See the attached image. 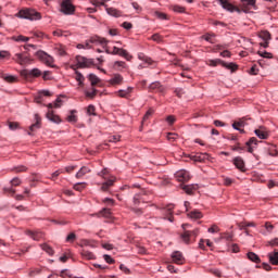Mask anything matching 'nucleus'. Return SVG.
<instances>
[{
  "mask_svg": "<svg viewBox=\"0 0 278 278\" xmlns=\"http://www.w3.org/2000/svg\"><path fill=\"white\" fill-rule=\"evenodd\" d=\"M16 16L18 18H27L28 21H40L42 18L40 13L34 9H22Z\"/></svg>",
  "mask_w": 278,
  "mask_h": 278,
  "instance_id": "f257e3e1",
  "label": "nucleus"
},
{
  "mask_svg": "<svg viewBox=\"0 0 278 278\" xmlns=\"http://www.w3.org/2000/svg\"><path fill=\"white\" fill-rule=\"evenodd\" d=\"M181 227L185 231L181 233L180 238L186 244H190L192 238H197V236H199V229H194L192 231L186 230V227H190L189 224H182Z\"/></svg>",
  "mask_w": 278,
  "mask_h": 278,
  "instance_id": "f03ea898",
  "label": "nucleus"
},
{
  "mask_svg": "<svg viewBox=\"0 0 278 278\" xmlns=\"http://www.w3.org/2000/svg\"><path fill=\"white\" fill-rule=\"evenodd\" d=\"M60 12L66 16L75 14V7L73 5V2H71V0H63L60 4Z\"/></svg>",
  "mask_w": 278,
  "mask_h": 278,
  "instance_id": "7ed1b4c3",
  "label": "nucleus"
},
{
  "mask_svg": "<svg viewBox=\"0 0 278 278\" xmlns=\"http://www.w3.org/2000/svg\"><path fill=\"white\" fill-rule=\"evenodd\" d=\"M76 64L78 68H90V66H94V60L78 55L76 56Z\"/></svg>",
  "mask_w": 278,
  "mask_h": 278,
  "instance_id": "20e7f679",
  "label": "nucleus"
},
{
  "mask_svg": "<svg viewBox=\"0 0 278 278\" xmlns=\"http://www.w3.org/2000/svg\"><path fill=\"white\" fill-rule=\"evenodd\" d=\"M13 60L21 66H27V64H31V58L25 55L24 53H16Z\"/></svg>",
  "mask_w": 278,
  "mask_h": 278,
  "instance_id": "39448f33",
  "label": "nucleus"
},
{
  "mask_svg": "<svg viewBox=\"0 0 278 278\" xmlns=\"http://www.w3.org/2000/svg\"><path fill=\"white\" fill-rule=\"evenodd\" d=\"M21 77H23L24 79H29V77H40V75H42V72H40V70L38 68H33V70H23L20 73Z\"/></svg>",
  "mask_w": 278,
  "mask_h": 278,
  "instance_id": "423d86ee",
  "label": "nucleus"
},
{
  "mask_svg": "<svg viewBox=\"0 0 278 278\" xmlns=\"http://www.w3.org/2000/svg\"><path fill=\"white\" fill-rule=\"evenodd\" d=\"M91 45H102L103 47H105V45H108V39L105 38H101V37H91L89 41H87L85 43V49H92Z\"/></svg>",
  "mask_w": 278,
  "mask_h": 278,
  "instance_id": "0eeeda50",
  "label": "nucleus"
},
{
  "mask_svg": "<svg viewBox=\"0 0 278 278\" xmlns=\"http://www.w3.org/2000/svg\"><path fill=\"white\" fill-rule=\"evenodd\" d=\"M150 92H160V94H164L166 92V87L162 85L160 81H154L149 86Z\"/></svg>",
  "mask_w": 278,
  "mask_h": 278,
  "instance_id": "6e6552de",
  "label": "nucleus"
},
{
  "mask_svg": "<svg viewBox=\"0 0 278 278\" xmlns=\"http://www.w3.org/2000/svg\"><path fill=\"white\" fill-rule=\"evenodd\" d=\"M255 136L260 138V140H268V137L270 134L268 132V129L264 126H260L257 129L254 130Z\"/></svg>",
  "mask_w": 278,
  "mask_h": 278,
  "instance_id": "1a4fd4ad",
  "label": "nucleus"
},
{
  "mask_svg": "<svg viewBox=\"0 0 278 278\" xmlns=\"http://www.w3.org/2000/svg\"><path fill=\"white\" fill-rule=\"evenodd\" d=\"M37 58L41 60V62H45L48 66H51L53 64V56L47 54L45 51H38L37 52Z\"/></svg>",
  "mask_w": 278,
  "mask_h": 278,
  "instance_id": "9d476101",
  "label": "nucleus"
},
{
  "mask_svg": "<svg viewBox=\"0 0 278 278\" xmlns=\"http://www.w3.org/2000/svg\"><path fill=\"white\" fill-rule=\"evenodd\" d=\"M147 201V190L142 189L139 193L134 197L135 205H140V203H146Z\"/></svg>",
  "mask_w": 278,
  "mask_h": 278,
  "instance_id": "9b49d317",
  "label": "nucleus"
},
{
  "mask_svg": "<svg viewBox=\"0 0 278 278\" xmlns=\"http://www.w3.org/2000/svg\"><path fill=\"white\" fill-rule=\"evenodd\" d=\"M247 126V118L242 117L239 121H236L232 123V127L237 130L240 131V134H244L243 127Z\"/></svg>",
  "mask_w": 278,
  "mask_h": 278,
  "instance_id": "f8f14e48",
  "label": "nucleus"
},
{
  "mask_svg": "<svg viewBox=\"0 0 278 278\" xmlns=\"http://www.w3.org/2000/svg\"><path fill=\"white\" fill-rule=\"evenodd\" d=\"M176 179H178V181H190V172L186 169L177 172Z\"/></svg>",
  "mask_w": 278,
  "mask_h": 278,
  "instance_id": "ddd939ff",
  "label": "nucleus"
},
{
  "mask_svg": "<svg viewBox=\"0 0 278 278\" xmlns=\"http://www.w3.org/2000/svg\"><path fill=\"white\" fill-rule=\"evenodd\" d=\"M218 3L224 8V10H227L228 12H240L233 4H231L227 0H218Z\"/></svg>",
  "mask_w": 278,
  "mask_h": 278,
  "instance_id": "4468645a",
  "label": "nucleus"
},
{
  "mask_svg": "<svg viewBox=\"0 0 278 278\" xmlns=\"http://www.w3.org/2000/svg\"><path fill=\"white\" fill-rule=\"evenodd\" d=\"M172 260L174 264L181 265L186 262V258H184V254L179 251H176L172 254Z\"/></svg>",
  "mask_w": 278,
  "mask_h": 278,
  "instance_id": "2eb2a0df",
  "label": "nucleus"
},
{
  "mask_svg": "<svg viewBox=\"0 0 278 278\" xmlns=\"http://www.w3.org/2000/svg\"><path fill=\"white\" fill-rule=\"evenodd\" d=\"M189 157L193 162H205V160H210V154L207 153L190 154Z\"/></svg>",
  "mask_w": 278,
  "mask_h": 278,
  "instance_id": "dca6fc26",
  "label": "nucleus"
},
{
  "mask_svg": "<svg viewBox=\"0 0 278 278\" xmlns=\"http://www.w3.org/2000/svg\"><path fill=\"white\" fill-rule=\"evenodd\" d=\"M124 78L121 74H114L113 77L109 80L111 86H121L123 85Z\"/></svg>",
  "mask_w": 278,
  "mask_h": 278,
  "instance_id": "f3484780",
  "label": "nucleus"
},
{
  "mask_svg": "<svg viewBox=\"0 0 278 278\" xmlns=\"http://www.w3.org/2000/svg\"><path fill=\"white\" fill-rule=\"evenodd\" d=\"M173 210H175L174 204H168L165 207L166 215L164 218H165V220H169V223H173L175 220V217H173Z\"/></svg>",
  "mask_w": 278,
  "mask_h": 278,
  "instance_id": "a211bd4d",
  "label": "nucleus"
},
{
  "mask_svg": "<svg viewBox=\"0 0 278 278\" xmlns=\"http://www.w3.org/2000/svg\"><path fill=\"white\" fill-rule=\"evenodd\" d=\"M131 92H134V87H128L127 89H119L117 94L122 99H129V97H131Z\"/></svg>",
  "mask_w": 278,
  "mask_h": 278,
  "instance_id": "6ab92c4d",
  "label": "nucleus"
},
{
  "mask_svg": "<svg viewBox=\"0 0 278 278\" xmlns=\"http://www.w3.org/2000/svg\"><path fill=\"white\" fill-rule=\"evenodd\" d=\"M115 181H116L115 177H111L110 179H108L105 182L102 184L101 191L108 192V190H110V188H112V186H114Z\"/></svg>",
  "mask_w": 278,
  "mask_h": 278,
  "instance_id": "aec40b11",
  "label": "nucleus"
},
{
  "mask_svg": "<svg viewBox=\"0 0 278 278\" xmlns=\"http://www.w3.org/2000/svg\"><path fill=\"white\" fill-rule=\"evenodd\" d=\"M247 147H248V153H253V144L255 146V147H257V144H260V140H257V138H255V137H252V138H250L249 139V141H247Z\"/></svg>",
  "mask_w": 278,
  "mask_h": 278,
  "instance_id": "412c9836",
  "label": "nucleus"
},
{
  "mask_svg": "<svg viewBox=\"0 0 278 278\" xmlns=\"http://www.w3.org/2000/svg\"><path fill=\"white\" fill-rule=\"evenodd\" d=\"M233 164L236 166V168H238L239 170H241L242 173H244L245 168H244V160H242V157L237 156L233 159Z\"/></svg>",
  "mask_w": 278,
  "mask_h": 278,
  "instance_id": "4be33fe9",
  "label": "nucleus"
},
{
  "mask_svg": "<svg viewBox=\"0 0 278 278\" xmlns=\"http://www.w3.org/2000/svg\"><path fill=\"white\" fill-rule=\"evenodd\" d=\"M0 77L4 79L8 84H16L18 81V78L16 76L8 75V74H0Z\"/></svg>",
  "mask_w": 278,
  "mask_h": 278,
  "instance_id": "5701e85b",
  "label": "nucleus"
},
{
  "mask_svg": "<svg viewBox=\"0 0 278 278\" xmlns=\"http://www.w3.org/2000/svg\"><path fill=\"white\" fill-rule=\"evenodd\" d=\"M268 260L270 262V264H273V266H278V252H270L268 254Z\"/></svg>",
  "mask_w": 278,
  "mask_h": 278,
  "instance_id": "b1692460",
  "label": "nucleus"
},
{
  "mask_svg": "<svg viewBox=\"0 0 278 278\" xmlns=\"http://www.w3.org/2000/svg\"><path fill=\"white\" fill-rule=\"evenodd\" d=\"M47 119L51 121V123H61L60 116L55 115L53 111H48Z\"/></svg>",
  "mask_w": 278,
  "mask_h": 278,
  "instance_id": "393cba45",
  "label": "nucleus"
},
{
  "mask_svg": "<svg viewBox=\"0 0 278 278\" xmlns=\"http://www.w3.org/2000/svg\"><path fill=\"white\" fill-rule=\"evenodd\" d=\"M106 13H108L110 16H114L115 18H118V17L122 16L121 11H118V10L115 9V8H106Z\"/></svg>",
  "mask_w": 278,
  "mask_h": 278,
  "instance_id": "a878e982",
  "label": "nucleus"
},
{
  "mask_svg": "<svg viewBox=\"0 0 278 278\" xmlns=\"http://www.w3.org/2000/svg\"><path fill=\"white\" fill-rule=\"evenodd\" d=\"M90 173V168L87 166H83L76 174V179H81L85 175H88Z\"/></svg>",
  "mask_w": 278,
  "mask_h": 278,
  "instance_id": "bb28decb",
  "label": "nucleus"
},
{
  "mask_svg": "<svg viewBox=\"0 0 278 278\" xmlns=\"http://www.w3.org/2000/svg\"><path fill=\"white\" fill-rule=\"evenodd\" d=\"M118 55H121V58H125V60H127V62H131V60L134 58L131 54H129V52H127V50H125L123 48H119Z\"/></svg>",
  "mask_w": 278,
  "mask_h": 278,
  "instance_id": "cd10ccee",
  "label": "nucleus"
},
{
  "mask_svg": "<svg viewBox=\"0 0 278 278\" xmlns=\"http://www.w3.org/2000/svg\"><path fill=\"white\" fill-rule=\"evenodd\" d=\"M35 121H36V123L33 124V125L29 127L30 131H36V129H40V122H41L40 115L35 114Z\"/></svg>",
  "mask_w": 278,
  "mask_h": 278,
  "instance_id": "c85d7f7f",
  "label": "nucleus"
},
{
  "mask_svg": "<svg viewBox=\"0 0 278 278\" xmlns=\"http://www.w3.org/2000/svg\"><path fill=\"white\" fill-rule=\"evenodd\" d=\"M113 68L115 71H123V68H127V63L123 61H115L113 64Z\"/></svg>",
  "mask_w": 278,
  "mask_h": 278,
  "instance_id": "c756f323",
  "label": "nucleus"
},
{
  "mask_svg": "<svg viewBox=\"0 0 278 278\" xmlns=\"http://www.w3.org/2000/svg\"><path fill=\"white\" fill-rule=\"evenodd\" d=\"M198 188H199V186H197V185H185V186H182V190H185V192L187 194H192V191L197 190Z\"/></svg>",
  "mask_w": 278,
  "mask_h": 278,
  "instance_id": "7c9ffc66",
  "label": "nucleus"
},
{
  "mask_svg": "<svg viewBox=\"0 0 278 278\" xmlns=\"http://www.w3.org/2000/svg\"><path fill=\"white\" fill-rule=\"evenodd\" d=\"M248 258L250 260V262H254L255 264H260V262H262L260 260V256L257 254H255L254 252H249Z\"/></svg>",
  "mask_w": 278,
  "mask_h": 278,
  "instance_id": "2f4dec72",
  "label": "nucleus"
},
{
  "mask_svg": "<svg viewBox=\"0 0 278 278\" xmlns=\"http://www.w3.org/2000/svg\"><path fill=\"white\" fill-rule=\"evenodd\" d=\"M80 254L84 260H94V254L88 250H83Z\"/></svg>",
  "mask_w": 278,
  "mask_h": 278,
  "instance_id": "473e14b6",
  "label": "nucleus"
},
{
  "mask_svg": "<svg viewBox=\"0 0 278 278\" xmlns=\"http://www.w3.org/2000/svg\"><path fill=\"white\" fill-rule=\"evenodd\" d=\"M258 37L262 38V40H264V42H268V40H270V33L268 30H263L258 34Z\"/></svg>",
  "mask_w": 278,
  "mask_h": 278,
  "instance_id": "72a5a7b5",
  "label": "nucleus"
},
{
  "mask_svg": "<svg viewBox=\"0 0 278 278\" xmlns=\"http://www.w3.org/2000/svg\"><path fill=\"white\" fill-rule=\"evenodd\" d=\"M222 66H224V68H228V71H232V73L238 70V65H236V63H225L223 61Z\"/></svg>",
  "mask_w": 278,
  "mask_h": 278,
  "instance_id": "f704fd0d",
  "label": "nucleus"
},
{
  "mask_svg": "<svg viewBox=\"0 0 278 278\" xmlns=\"http://www.w3.org/2000/svg\"><path fill=\"white\" fill-rule=\"evenodd\" d=\"M75 79H76V81H78V85L80 87H84V81H86V77H84L81 73L76 72Z\"/></svg>",
  "mask_w": 278,
  "mask_h": 278,
  "instance_id": "c9c22d12",
  "label": "nucleus"
},
{
  "mask_svg": "<svg viewBox=\"0 0 278 278\" xmlns=\"http://www.w3.org/2000/svg\"><path fill=\"white\" fill-rule=\"evenodd\" d=\"M88 79L91 83V86H97V84L101 81V79H99V77L94 74H89Z\"/></svg>",
  "mask_w": 278,
  "mask_h": 278,
  "instance_id": "e433bc0d",
  "label": "nucleus"
},
{
  "mask_svg": "<svg viewBox=\"0 0 278 278\" xmlns=\"http://www.w3.org/2000/svg\"><path fill=\"white\" fill-rule=\"evenodd\" d=\"M220 240H227V242H231V240H233V233L231 232L220 233Z\"/></svg>",
  "mask_w": 278,
  "mask_h": 278,
  "instance_id": "4c0bfd02",
  "label": "nucleus"
},
{
  "mask_svg": "<svg viewBox=\"0 0 278 278\" xmlns=\"http://www.w3.org/2000/svg\"><path fill=\"white\" fill-rule=\"evenodd\" d=\"M98 92L99 90H97L96 88H92L91 91H85V96L87 97V99H94Z\"/></svg>",
  "mask_w": 278,
  "mask_h": 278,
  "instance_id": "58836bf2",
  "label": "nucleus"
},
{
  "mask_svg": "<svg viewBox=\"0 0 278 278\" xmlns=\"http://www.w3.org/2000/svg\"><path fill=\"white\" fill-rule=\"evenodd\" d=\"M154 15L156 16V18H160V21H168V15L166 13L155 11Z\"/></svg>",
  "mask_w": 278,
  "mask_h": 278,
  "instance_id": "ea45409f",
  "label": "nucleus"
},
{
  "mask_svg": "<svg viewBox=\"0 0 278 278\" xmlns=\"http://www.w3.org/2000/svg\"><path fill=\"white\" fill-rule=\"evenodd\" d=\"M80 247H91V248H94V241L93 240H88V239H83L80 241Z\"/></svg>",
  "mask_w": 278,
  "mask_h": 278,
  "instance_id": "a19ab883",
  "label": "nucleus"
},
{
  "mask_svg": "<svg viewBox=\"0 0 278 278\" xmlns=\"http://www.w3.org/2000/svg\"><path fill=\"white\" fill-rule=\"evenodd\" d=\"M189 218H203V214L199 211H192L188 213Z\"/></svg>",
  "mask_w": 278,
  "mask_h": 278,
  "instance_id": "79ce46f5",
  "label": "nucleus"
},
{
  "mask_svg": "<svg viewBox=\"0 0 278 278\" xmlns=\"http://www.w3.org/2000/svg\"><path fill=\"white\" fill-rule=\"evenodd\" d=\"M206 64H207L208 66H218V64H222V65H223V60H220V59L207 60V61H206Z\"/></svg>",
  "mask_w": 278,
  "mask_h": 278,
  "instance_id": "37998d69",
  "label": "nucleus"
},
{
  "mask_svg": "<svg viewBox=\"0 0 278 278\" xmlns=\"http://www.w3.org/2000/svg\"><path fill=\"white\" fill-rule=\"evenodd\" d=\"M42 251H46L48 255H53V248L50 247L49 244L45 243L41 245Z\"/></svg>",
  "mask_w": 278,
  "mask_h": 278,
  "instance_id": "c03bdc74",
  "label": "nucleus"
},
{
  "mask_svg": "<svg viewBox=\"0 0 278 278\" xmlns=\"http://www.w3.org/2000/svg\"><path fill=\"white\" fill-rule=\"evenodd\" d=\"M258 55H261V58H265L267 60H273V53L267 52V51H258Z\"/></svg>",
  "mask_w": 278,
  "mask_h": 278,
  "instance_id": "a18cd8bd",
  "label": "nucleus"
},
{
  "mask_svg": "<svg viewBox=\"0 0 278 278\" xmlns=\"http://www.w3.org/2000/svg\"><path fill=\"white\" fill-rule=\"evenodd\" d=\"M99 214L105 218H110V216H112V211L110 208H102Z\"/></svg>",
  "mask_w": 278,
  "mask_h": 278,
  "instance_id": "49530a36",
  "label": "nucleus"
},
{
  "mask_svg": "<svg viewBox=\"0 0 278 278\" xmlns=\"http://www.w3.org/2000/svg\"><path fill=\"white\" fill-rule=\"evenodd\" d=\"M15 42H27L29 40V37H25L23 35H20L17 37H13Z\"/></svg>",
  "mask_w": 278,
  "mask_h": 278,
  "instance_id": "de8ad7c7",
  "label": "nucleus"
},
{
  "mask_svg": "<svg viewBox=\"0 0 278 278\" xmlns=\"http://www.w3.org/2000/svg\"><path fill=\"white\" fill-rule=\"evenodd\" d=\"M28 236H30V238H33V240H40V238L42 237V235L38 233V232H34L31 230H29L27 232Z\"/></svg>",
  "mask_w": 278,
  "mask_h": 278,
  "instance_id": "09e8293b",
  "label": "nucleus"
},
{
  "mask_svg": "<svg viewBox=\"0 0 278 278\" xmlns=\"http://www.w3.org/2000/svg\"><path fill=\"white\" fill-rule=\"evenodd\" d=\"M86 188V182H77L74 185V190H77V192H81Z\"/></svg>",
  "mask_w": 278,
  "mask_h": 278,
  "instance_id": "8fccbe9b",
  "label": "nucleus"
},
{
  "mask_svg": "<svg viewBox=\"0 0 278 278\" xmlns=\"http://www.w3.org/2000/svg\"><path fill=\"white\" fill-rule=\"evenodd\" d=\"M177 138H179V135H177L175 132L167 134V140H169V142H175V140H177Z\"/></svg>",
  "mask_w": 278,
  "mask_h": 278,
  "instance_id": "3c124183",
  "label": "nucleus"
},
{
  "mask_svg": "<svg viewBox=\"0 0 278 278\" xmlns=\"http://www.w3.org/2000/svg\"><path fill=\"white\" fill-rule=\"evenodd\" d=\"M173 12H178V14H184L186 12V9L184 7L174 5L172 7Z\"/></svg>",
  "mask_w": 278,
  "mask_h": 278,
  "instance_id": "603ef678",
  "label": "nucleus"
},
{
  "mask_svg": "<svg viewBox=\"0 0 278 278\" xmlns=\"http://www.w3.org/2000/svg\"><path fill=\"white\" fill-rule=\"evenodd\" d=\"M96 111L97 109L92 104L87 108V114H89V116H96L97 115V113H94Z\"/></svg>",
  "mask_w": 278,
  "mask_h": 278,
  "instance_id": "864d4df0",
  "label": "nucleus"
},
{
  "mask_svg": "<svg viewBox=\"0 0 278 278\" xmlns=\"http://www.w3.org/2000/svg\"><path fill=\"white\" fill-rule=\"evenodd\" d=\"M53 36H56L58 38L62 37V36H66V34H68L67 31H63L61 29H56L53 33Z\"/></svg>",
  "mask_w": 278,
  "mask_h": 278,
  "instance_id": "5fc2aeb1",
  "label": "nucleus"
},
{
  "mask_svg": "<svg viewBox=\"0 0 278 278\" xmlns=\"http://www.w3.org/2000/svg\"><path fill=\"white\" fill-rule=\"evenodd\" d=\"M9 58H10V52L9 51H5V50L0 51V60H5V59H9Z\"/></svg>",
  "mask_w": 278,
  "mask_h": 278,
  "instance_id": "6e6d98bb",
  "label": "nucleus"
},
{
  "mask_svg": "<svg viewBox=\"0 0 278 278\" xmlns=\"http://www.w3.org/2000/svg\"><path fill=\"white\" fill-rule=\"evenodd\" d=\"M77 236L75 235V232H71L67 237H66V242H75Z\"/></svg>",
  "mask_w": 278,
  "mask_h": 278,
  "instance_id": "4d7b16f0",
  "label": "nucleus"
},
{
  "mask_svg": "<svg viewBox=\"0 0 278 278\" xmlns=\"http://www.w3.org/2000/svg\"><path fill=\"white\" fill-rule=\"evenodd\" d=\"M75 111H72V114L67 116L68 123H77V115L73 114Z\"/></svg>",
  "mask_w": 278,
  "mask_h": 278,
  "instance_id": "13d9d810",
  "label": "nucleus"
},
{
  "mask_svg": "<svg viewBox=\"0 0 278 278\" xmlns=\"http://www.w3.org/2000/svg\"><path fill=\"white\" fill-rule=\"evenodd\" d=\"M220 231V228L218 226L213 225L211 228H208V233H218Z\"/></svg>",
  "mask_w": 278,
  "mask_h": 278,
  "instance_id": "bf43d9fd",
  "label": "nucleus"
},
{
  "mask_svg": "<svg viewBox=\"0 0 278 278\" xmlns=\"http://www.w3.org/2000/svg\"><path fill=\"white\" fill-rule=\"evenodd\" d=\"M9 128H10L12 131L18 129V123H16V122H9Z\"/></svg>",
  "mask_w": 278,
  "mask_h": 278,
  "instance_id": "052dcab7",
  "label": "nucleus"
},
{
  "mask_svg": "<svg viewBox=\"0 0 278 278\" xmlns=\"http://www.w3.org/2000/svg\"><path fill=\"white\" fill-rule=\"evenodd\" d=\"M139 60H143L147 64H151V59L149 56H146L144 54H139L138 55Z\"/></svg>",
  "mask_w": 278,
  "mask_h": 278,
  "instance_id": "680f3d73",
  "label": "nucleus"
},
{
  "mask_svg": "<svg viewBox=\"0 0 278 278\" xmlns=\"http://www.w3.org/2000/svg\"><path fill=\"white\" fill-rule=\"evenodd\" d=\"M151 39L154 40V42H162V36L160 34L152 35Z\"/></svg>",
  "mask_w": 278,
  "mask_h": 278,
  "instance_id": "e2e57ef3",
  "label": "nucleus"
},
{
  "mask_svg": "<svg viewBox=\"0 0 278 278\" xmlns=\"http://www.w3.org/2000/svg\"><path fill=\"white\" fill-rule=\"evenodd\" d=\"M103 258L106 262V264H114V258H112V256L104 254Z\"/></svg>",
  "mask_w": 278,
  "mask_h": 278,
  "instance_id": "0e129e2a",
  "label": "nucleus"
},
{
  "mask_svg": "<svg viewBox=\"0 0 278 278\" xmlns=\"http://www.w3.org/2000/svg\"><path fill=\"white\" fill-rule=\"evenodd\" d=\"M62 173H64V169H58L56 172H54L52 174L51 179H58V177H60V175H62Z\"/></svg>",
  "mask_w": 278,
  "mask_h": 278,
  "instance_id": "69168bd1",
  "label": "nucleus"
},
{
  "mask_svg": "<svg viewBox=\"0 0 278 278\" xmlns=\"http://www.w3.org/2000/svg\"><path fill=\"white\" fill-rule=\"evenodd\" d=\"M260 70H257V65H253L251 68H250V75H257Z\"/></svg>",
  "mask_w": 278,
  "mask_h": 278,
  "instance_id": "338daca9",
  "label": "nucleus"
},
{
  "mask_svg": "<svg viewBox=\"0 0 278 278\" xmlns=\"http://www.w3.org/2000/svg\"><path fill=\"white\" fill-rule=\"evenodd\" d=\"M268 247H278V238H275L271 241H268Z\"/></svg>",
  "mask_w": 278,
  "mask_h": 278,
  "instance_id": "774afa93",
  "label": "nucleus"
}]
</instances>
